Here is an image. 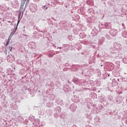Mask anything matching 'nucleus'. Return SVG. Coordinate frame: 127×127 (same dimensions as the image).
<instances>
[{"label": "nucleus", "instance_id": "obj_1", "mask_svg": "<svg viewBox=\"0 0 127 127\" xmlns=\"http://www.w3.org/2000/svg\"><path fill=\"white\" fill-rule=\"evenodd\" d=\"M10 41V39H9V38L8 39V40H7V42L6 46H7V45H8Z\"/></svg>", "mask_w": 127, "mask_h": 127}, {"label": "nucleus", "instance_id": "obj_2", "mask_svg": "<svg viewBox=\"0 0 127 127\" xmlns=\"http://www.w3.org/2000/svg\"><path fill=\"white\" fill-rule=\"evenodd\" d=\"M18 22H17V24H18V23H19V21H20V16H19H19H18Z\"/></svg>", "mask_w": 127, "mask_h": 127}, {"label": "nucleus", "instance_id": "obj_3", "mask_svg": "<svg viewBox=\"0 0 127 127\" xmlns=\"http://www.w3.org/2000/svg\"><path fill=\"white\" fill-rule=\"evenodd\" d=\"M10 51H12V47L10 48Z\"/></svg>", "mask_w": 127, "mask_h": 127}, {"label": "nucleus", "instance_id": "obj_4", "mask_svg": "<svg viewBox=\"0 0 127 127\" xmlns=\"http://www.w3.org/2000/svg\"><path fill=\"white\" fill-rule=\"evenodd\" d=\"M47 8H48L47 7L46 8V9H47Z\"/></svg>", "mask_w": 127, "mask_h": 127}, {"label": "nucleus", "instance_id": "obj_5", "mask_svg": "<svg viewBox=\"0 0 127 127\" xmlns=\"http://www.w3.org/2000/svg\"><path fill=\"white\" fill-rule=\"evenodd\" d=\"M12 34V33H11V34H10V35H11Z\"/></svg>", "mask_w": 127, "mask_h": 127}, {"label": "nucleus", "instance_id": "obj_6", "mask_svg": "<svg viewBox=\"0 0 127 127\" xmlns=\"http://www.w3.org/2000/svg\"><path fill=\"white\" fill-rule=\"evenodd\" d=\"M12 34V33H11V34H10V35H11Z\"/></svg>", "mask_w": 127, "mask_h": 127}, {"label": "nucleus", "instance_id": "obj_7", "mask_svg": "<svg viewBox=\"0 0 127 127\" xmlns=\"http://www.w3.org/2000/svg\"><path fill=\"white\" fill-rule=\"evenodd\" d=\"M45 6H45V5H44V7H45Z\"/></svg>", "mask_w": 127, "mask_h": 127}]
</instances>
